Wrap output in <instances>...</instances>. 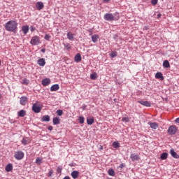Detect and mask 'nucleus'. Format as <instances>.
Instances as JSON below:
<instances>
[{"label":"nucleus","instance_id":"nucleus-1","mask_svg":"<svg viewBox=\"0 0 179 179\" xmlns=\"http://www.w3.org/2000/svg\"><path fill=\"white\" fill-rule=\"evenodd\" d=\"M5 29L7 31H13V33H16L17 31V22L15 20L8 21L6 25Z\"/></svg>","mask_w":179,"mask_h":179},{"label":"nucleus","instance_id":"nucleus-2","mask_svg":"<svg viewBox=\"0 0 179 179\" xmlns=\"http://www.w3.org/2000/svg\"><path fill=\"white\" fill-rule=\"evenodd\" d=\"M30 44L31 45H38V44H41V42L40 41V37L37 36H33L30 41Z\"/></svg>","mask_w":179,"mask_h":179},{"label":"nucleus","instance_id":"nucleus-3","mask_svg":"<svg viewBox=\"0 0 179 179\" xmlns=\"http://www.w3.org/2000/svg\"><path fill=\"white\" fill-rule=\"evenodd\" d=\"M178 130V129L177 128V126L171 125L169 127L167 132L169 135H176V134H177Z\"/></svg>","mask_w":179,"mask_h":179},{"label":"nucleus","instance_id":"nucleus-4","mask_svg":"<svg viewBox=\"0 0 179 179\" xmlns=\"http://www.w3.org/2000/svg\"><path fill=\"white\" fill-rule=\"evenodd\" d=\"M14 157L16 160H22L24 157V153L21 150L17 151L15 152Z\"/></svg>","mask_w":179,"mask_h":179},{"label":"nucleus","instance_id":"nucleus-5","mask_svg":"<svg viewBox=\"0 0 179 179\" xmlns=\"http://www.w3.org/2000/svg\"><path fill=\"white\" fill-rule=\"evenodd\" d=\"M103 19L107 20L108 22H113L115 18H114V15L112 13H106L103 16Z\"/></svg>","mask_w":179,"mask_h":179},{"label":"nucleus","instance_id":"nucleus-6","mask_svg":"<svg viewBox=\"0 0 179 179\" xmlns=\"http://www.w3.org/2000/svg\"><path fill=\"white\" fill-rule=\"evenodd\" d=\"M42 107L38 106L37 103H34L32 106V111L36 114L41 111Z\"/></svg>","mask_w":179,"mask_h":179},{"label":"nucleus","instance_id":"nucleus-7","mask_svg":"<svg viewBox=\"0 0 179 179\" xmlns=\"http://www.w3.org/2000/svg\"><path fill=\"white\" fill-rule=\"evenodd\" d=\"M27 101L28 99L27 96H21L20 99V104H21V106H26Z\"/></svg>","mask_w":179,"mask_h":179},{"label":"nucleus","instance_id":"nucleus-8","mask_svg":"<svg viewBox=\"0 0 179 179\" xmlns=\"http://www.w3.org/2000/svg\"><path fill=\"white\" fill-rule=\"evenodd\" d=\"M36 8L38 10H41L44 8V3L42 1H38L36 3Z\"/></svg>","mask_w":179,"mask_h":179},{"label":"nucleus","instance_id":"nucleus-9","mask_svg":"<svg viewBox=\"0 0 179 179\" xmlns=\"http://www.w3.org/2000/svg\"><path fill=\"white\" fill-rule=\"evenodd\" d=\"M148 125H150V128H152V129H157V128H159V124H157L156 122H148Z\"/></svg>","mask_w":179,"mask_h":179},{"label":"nucleus","instance_id":"nucleus-10","mask_svg":"<svg viewBox=\"0 0 179 179\" xmlns=\"http://www.w3.org/2000/svg\"><path fill=\"white\" fill-rule=\"evenodd\" d=\"M51 83V80L50 78H45L42 80L43 86H48Z\"/></svg>","mask_w":179,"mask_h":179},{"label":"nucleus","instance_id":"nucleus-11","mask_svg":"<svg viewBox=\"0 0 179 179\" xmlns=\"http://www.w3.org/2000/svg\"><path fill=\"white\" fill-rule=\"evenodd\" d=\"M37 64L39 66H44L45 65V59L44 58L39 59L37 61Z\"/></svg>","mask_w":179,"mask_h":179},{"label":"nucleus","instance_id":"nucleus-12","mask_svg":"<svg viewBox=\"0 0 179 179\" xmlns=\"http://www.w3.org/2000/svg\"><path fill=\"white\" fill-rule=\"evenodd\" d=\"M87 124L88 125H93V124H94V117H87Z\"/></svg>","mask_w":179,"mask_h":179},{"label":"nucleus","instance_id":"nucleus-13","mask_svg":"<svg viewBox=\"0 0 179 179\" xmlns=\"http://www.w3.org/2000/svg\"><path fill=\"white\" fill-rule=\"evenodd\" d=\"M170 154L172 156V157H174V159H179V155L174 151V149H171Z\"/></svg>","mask_w":179,"mask_h":179},{"label":"nucleus","instance_id":"nucleus-14","mask_svg":"<svg viewBox=\"0 0 179 179\" xmlns=\"http://www.w3.org/2000/svg\"><path fill=\"white\" fill-rule=\"evenodd\" d=\"M156 79H160V80H164V77L163 76V73L162 72H157L155 74Z\"/></svg>","mask_w":179,"mask_h":179},{"label":"nucleus","instance_id":"nucleus-15","mask_svg":"<svg viewBox=\"0 0 179 179\" xmlns=\"http://www.w3.org/2000/svg\"><path fill=\"white\" fill-rule=\"evenodd\" d=\"M57 90H59V85L55 84L52 85L50 87V92H57Z\"/></svg>","mask_w":179,"mask_h":179},{"label":"nucleus","instance_id":"nucleus-16","mask_svg":"<svg viewBox=\"0 0 179 179\" xmlns=\"http://www.w3.org/2000/svg\"><path fill=\"white\" fill-rule=\"evenodd\" d=\"M50 115H43V116L42 117L41 121L42 122H50Z\"/></svg>","mask_w":179,"mask_h":179},{"label":"nucleus","instance_id":"nucleus-17","mask_svg":"<svg viewBox=\"0 0 179 179\" xmlns=\"http://www.w3.org/2000/svg\"><path fill=\"white\" fill-rule=\"evenodd\" d=\"M53 125H59L61 122V119L58 117H55L52 120Z\"/></svg>","mask_w":179,"mask_h":179},{"label":"nucleus","instance_id":"nucleus-18","mask_svg":"<svg viewBox=\"0 0 179 179\" xmlns=\"http://www.w3.org/2000/svg\"><path fill=\"white\" fill-rule=\"evenodd\" d=\"M130 159H131L132 162L139 160V155L136 154H131Z\"/></svg>","mask_w":179,"mask_h":179},{"label":"nucleus","instance_id":"nucleus-19","mask_svg":"<svg viewBox=\"0 0 179 179\" xmlns=\"http://www.w3.org/2000/svg\"><path fill=\"white\" fill-rule=\"evenodd\" d=\"M74 61L75 62H80L82 61V56L79 53H77L74 57Z\"/></svg>","mask_w":179,"mask_h":179},{"label":"nucleus","instance_id":"nucleus-20","mask_svg":"<svg viewBox=\"0 0 179 179\" xmlns=\"http://www.w3.org/2000/svg\"><path fill=\"white\" fill-rule=\"evenodd\" d=\"M138 103L142 106H145V107H150V103L148 101H138Z\"/></svg>","mask_w":179,"mask_h":179},{"label":"nucleus","instance_id":"nucleus-21","mask_svg":"<svg viewBox=\"0 0 179 179\" xmlns=\"http://www.w3.org/2000/svg\"><path fill=\"white\" fill-rule=\"evenodd\" d=\"M13 170V165L12 164H8L6 166V171L9 173V171H12Z\"/></svg>","mask_w":179,"mask_h":179},{"label":"nucleus","instance_id":"nucleus-22","mask_svg":"<svg viewBox=\"0 0 179 179\" xmlns=\"http://www.w3.org/2000/svg\"><path fill=\"white\" fill-rule=\"evenodd\" d=\"M71 177H72V178H73V179L78 178V177H79V171H73L71 173Z\"/></svg>","mask_w":179,"mask_h":179},{"label":"nucleus","instance_id":"nucleus-23","mask_svg":"<svg viewBox=\"0 0 179 179\" xmlns=\"http://www.w3.org/2000/svg\"><path fill=\"white\" fill-rule=\"evenodd\" d=\"M169 157V153L167 152H163L161 154L160 159L161 160H166Z\"/></svg>","mask_w":179,"mask_h":179},{"label":"nucleus","instance_id":"nucleus-24","mask_svg":"<svg viewBox=\"0 0 179 179\" xmlns=\"http://www.w3.org/2000/svg\"><path fill=\"white\" fill-rule=\"evenodd\" d=\"M22 30L24 34H27V33H29V26L28 25L23 26L22 28Z\"/></svg>","mask_w":179,"mask_h":179},{"label":"nucleus","instance_id":"nucleus-25","mask_svg":"<svg viewBox=\"0 0 179 179\" xmlns=\"http://www.w3.org/2000/svg\"><path fill=\"white\" fill-rule=\"evenodd\" d=\"M99 36L97 34H94L92 36V40L93 43H97V40H99Z\"/></svg>","mask_w":179,"mask_h":179},{"label":"nucleus","instance_id":"nucleus-26","mask_svg":"<svg viewBox=\"0 0 179 179\" xmlns=\"http://www.w3.org/2000/svg\"><path fill=\"white\" fill-rule=\"evenodd\" d=\"M67 38H69L70 40V41H73V40H74L73 34H72L71 32H68L67 33Z\"/></svg>","mask_w":179,"mask_h":179},{"label":"nucleus","instance_id":"nucleus-27","mask_svg":"<svg viewBox=\"0 0 179 179\" xmlns=\"http://www.w3.org/2000/svg\"><path fill=\"white\" fill-rule=\"evenodd\" d=\"M18 117H24L26 115V110H21L17 113Z\"/></svg>","mask_w":179,"mask_h":179},{"label":"nucleus","instance_id":"nucleus-28","mask_svg":"<svg viewBox=\"0 0 179 179\" xmlns=\"http://www.w3.org/2000/svg\"><path fill=\"white\" fill-rule=\"evenodd\" d=\"M163 66L164 68H170V62H169V60L164 61Z\"/></svg>","mask_w":179,"mask_h":179},{"label":"nucleus","instance_id":"nucleus-29","mask_svg":"<svg viewBox=\"0 0 179 179\" xmlns=\"http://www.w3.org/2000/svg\"><path fill=\"white\" fill-rule=\"evenodd\" d=\"M30 141H29V138H24L22 141V145H24L26 146V145H29Z\"/></svg>","mask_w":179,"mask_h":179},{"label":"nucleus","instance_id":"nucleus-30","mask_svg":"<svg viewBox=\"0 0 179 179\" xmlns=\"http://www.w3.org/2000/svg\"><path fill=\"white\" fill-rule=\"evenodd\" d=\"M108 174H109L112 177H114L115 176V172L114 171V169H110L108 170Z\"/></svg>","mask_w":179,"mask_h":179},{"label":"nucleus","instance_id":"nucleus-31","mask_svg":"<svg viewBox=\"0 0 179 179\" xmlns=\"http://www.w3.org/2000/svg\"><path fill=\"white\" fill-rule=\"evenodd\" d=\"M90 79H92V80H96V79H97V73H93L92 74H91Z\"/></svg>","mask_w":179,"mask_h":179},{"label":"nucleus","instance_id":"nucleus-32","mask_svg":"<svg viewBox=\"0 0 179 179\" xmlns=\"http://www.w3.org/2000/svg\"><path fill=\"white\" fill-rule=\"evenodd\" d=\"M112 145L113 146L114 149H118V148H120V143L115 141L113 143Z\"/></svg>","mask_w":179,"mask_h":179},{"label":"nucleus","instance_id":"nucleus-33","mask_svg":"<svg viewBox=\"0 0 179 179\" xmlns=\"http://www.w3.org/2000/svg\"><path fill=\"white\" fill-rule=\"evenodd\" d=\"M63 45H64V48L66 50H71V44H69V43H64Z\"/></svg>","mask_w":179,"mask_h":179},{"label":"nucleus","instance_id":"nucleus-34","mask_svg":"<svg viewBox=\"0 0 179 179\" xmlns=\"http://www.w3.org/2000/svg\"><path fill=\"white\" fill-rule=\"evenodd\" d=\"M113 15V17L115 20H118V19H120V14L118 13H115Z\"/></svg>","mask_w":179,"mask_h":179},{"label":"nucleus","instance_id":"nucleus-35","mask_svg":"<svg viewBox=\"0 0 179 179\" xmlns=\"http://www.w3.org/2000/svg\"><path fill=\"white\" fill-rule=\"evenodd\" d=\"M56 114H57V115L59 117H61V115H62V114H64V111L61 109H59L56 111Z\"/></svg>","mask_w":179,"mask_h":179},{"label":"nucleus","instance_id":"nucleus-36","mask_svg":"<svg viewBox=\"0 0 179 179\" xmlns=\"http://www.w3.org/2000/svg\"><path fill=\"white\" fill-rule=\"evenodd\" d=\"M78 121L80 124H84L85 123V117H79Z\"/></svg>","mask_w":179,"mask_h":179},{"label":"nucleus","instance_id":"nucleus-37","mask_svg":"<svg viewBox=\"0 0 179 179\" xmlns=\"http://www.w3.org/2000/svg\"><path fill=\"white\" fill-rule=\"evenodd\" d=\"M110 57L111 58H115V57H117V52L112 51L110 53Z\"/></svg>","mask_w":179,"mask_h":179},{"label":"nucleus","instance_id":"nucleus-38","mask_svg":"<svg viewBox=\"0 0 179 179\" xmlns=\"http://www.w3.org/2000/svg\"><path fill=\"white\" fill-rule=\"evenodd\" d=\"M29 80H27V78H24L23 80H22V83H23V85H29Z\"/></svg>","mask_w":179,"mask_h":179},{"label":"nucleus","instance_id":"nucleus-39","mask_svg":"<svg viewBox=\"0 0 179 179\" xmlns=\"http://www.w3.org/2000/svg\"><path fill=\"white\" fill-rule=\"evenodd\" d=\"M122 122H129V117H122Z\"/></svg>","mask_w":179,"mask_h":179},{"label":"nucleus","instance_id":"nucleus-40","mask_svg":"<svg viewBox=\"0 0 179 179\" xmlns=\"http://www.w3.org/2000/svg\"><path fill=\"white\" fill-rule=\"evenodd\" d=\"M57 173L61 174L62 173V166H59L57 169Z\"/></svg>","mask_w":179,"mask_h":179},{"label":"nucleus","instance_id":"nucleus-41","mask_svg":"<svg viewBox=\"0 0 179 179\" xmlns=\"http://www.w3.org/2000/svg\"><path fill=\"white\" fill-rule=\"evenodd\" d=\"M44 38L45 40H47V41H50V39L51 38V36L48 34H45Z\"/></svg>","mask_w":179,"mask_h":179},{"label":"nucleus","instance_id":"nucleus-42","mask_svg":"<svg viewBox=\"0 0 179 179\" xmlns=\"http://www.w3.org/2000/svg\"><path fill=\"white\" fill-rule=\"evenodd\" d=\"M41 162H42V159H40V158H36V164H41Z\"/></svg>","mask_w":179,"mask_h":179},{"label":"nucleus","instance_id":"nucleus-43","mask_svg":"<svg viewBox=\"0 0 179 179\" xmlns=\"http://www.w3.org/2000/svg\"><path fill=\"white\" fill-rule=\"evenodd\" d=\"M157 2H159V0H151L152 5H157Z\"/></svg>","mask_w":179,"mask_h":179},{"label":"nucleus","instance_id":"nucleus-44","mask_svg":"<svg viewBox=\"0 0 179 179\" xmlns=\"http://www.w3.org/2000/svg\"><path fill=\"white\" fill-rule=\"evenodd\" d=\"M120 169H124V167H125V164L122 163L120 166H119Z\"/></svg>","mask_w":179,"mask_h":179},{"label":"nucleus","instance_id":"nucleus-45","mask_svg":"<svg viewBox=\"0 0 179 179\" xmlns=\"http://www.w3.org/2000/svg\"><path fill=\"white\" fill-rule=\"evenodd\" d=\"M53 173H54V171L52 170L50 171L48 173V177H51V176H52Z\"/></svg>","mask_w":179,"mask_h":179},{"label":"nucleus","instance_id":"nucleus-46","mask_svg":"<svg viewBox=\"0 0 179 179\" xmlns=\"http://www.w3.org/2000/svg\"><path fill=\"white\" fill-rule=\"evenodd\" d=\"M34 30H36V28L34 26H31L30 27V31H34Z\"/></svg>","mask_w":179,"mask_h":179},{"label":"nucleus","instance_id":"nucleus-47","mask_svg":"<svg viewBox=\"0 0 179 179\" xmlns=\"http://www.w3.org/2000/svg\"><path fill=\"white\" fill-rule=\"evenodd\" d=\"M48 131H52V129H53L52 126H49V127H48Z\"/></svg>","mask_w":179,"mask_h":179},{"label":"nucleus","instance_id":"nucleus-48","mask_svg":"<svg viewBox=\"0 0 179 179\" xmlns=\"http://www.w3.org/2000/svg\"><path fill=\"white\" fill-rule=\"evenodd\" d=\"M143 30H149V27L148 26L144 27Z\"/></svg>","mask_w":179,"mask_h":179},{"label":"nucleus","instance_id":"nucleus-49","mask_svg":"<svg viewBox=\"0 0 179 179\" xmlns=\"http://www.w3.org/2000/svg\"><path fill=\"white\" fill-rule=\"evenodd\" d=\"M175 122H176L177 124H179V117H178L176 120Z\"/></svg>","mask_w":179,"mask_h":179},{"label":"nucleus","instance_id":"nucleus-50","mask_svg":"<svg viewBox=\"0 0 179 179\" xmlns=\"http://www.w3.org/2000/svg\"><path fill=\"white\" fill-rule=\"evenodd\" d=\"M41 52H43V54H44V52H45V48H43V49H41Z\"/></svg>","mask_w":179,"mask_h":179},{"label":"nucleus","instance_id":"nucleus-51","mask_svg":"<svg viewBox=\"0 0 179 179\" xmlns=\"http://www.w3.org/2000/svg\"><path fill=\"white\" fill-rule=\"evenodd\" d=\"M63 179H71L69 176H65Z\"/></svg>","mask_w":179,"mask_h":179},{"label":"nucleus","instance_id":"nucleus-52","mask_svg":"<svg viewBox=\"0 0 179 179\" xmlns=\"http://www.w3.org/2000/svg\"><path fill=\"white\" fill-rule=\"evenodd\" d=\"M109 1H110V0H103V2H106V3L109 2Z\"/></svg>","mask_w":179,"mask_h":179},{"label":"nucleus","instance_id":"nucleus-53","mask_svg":"<svg viewBox=\"0 0 179 179\" xmlns=\"http://www.w3.org/2000/svg\"><path fill=\"white\" fill-rule=\"evenodd\" d=\"M88 31L90 33V34H92V29H89Z\"/></svg>","mask_w":179,"mask_h":179},{"label":"nucleus","instance_id":"nucleus-54","mask_svg":"<svg viewBox=\"0 0 179 179\" xmlns=\"http://www.w3.org/2000/svg\"><path fill=\"white\" fill-rule=\"evenodd\" d=\"M160 16H162V14H158L157 15V17H160Z\"/></svg>","mask_w":179,"mask_h":179},{"label":"nucleus","instance_id":"nucleus-55","mask_svg":"<svg viewBox=\"0 0 179 179\" xmlns=\"http://www.w3.org/2000/svg\"><path fill=\"white\" fill-rule=\"evenodd\" d=\"M0 65H1V60H0Z\"/></svg>","mask_w":179,"mask_h":179}]
</instances>
